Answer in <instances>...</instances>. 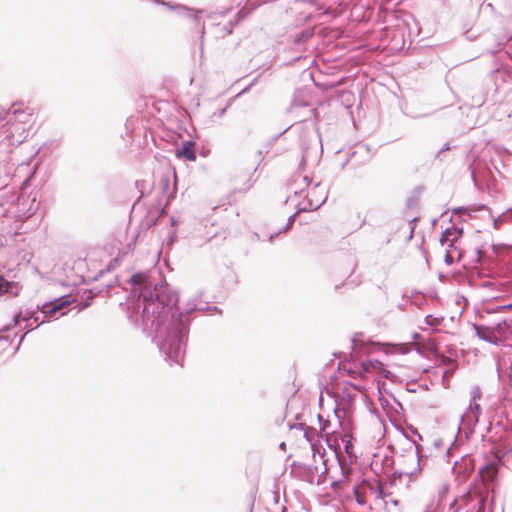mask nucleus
<instances>
[{"label": "nucleus", "instance_id": "f03ea898", "mask_svg": "<svg viewBox=\"0 0 512 512\" xmlns=\"http://www.w3.org/2000/svg\"><path fill=\"white\" fill-rule=\"evenodd\" d=\"M29 166V163L26 162L16 165L12 158H9L7 162L4 161L3 165L0 166V173L3 171L6 179H13L16 183L14 187H8L6 184L5 187L0 190V206H11L10 211L15 209L13 205L16 202L18 204L20 201V197L15 189L19 185H24L29 181L31 177ZM7 210L8 209L5 211ZM4 213L7 214L6 212Z\"/></svg>", "mask_w": 512, "mask_h": 512}, {"label": "nucleus", "instance_id": "9b49d317", "mask_svg": "<svg viewBox=\"0 0 512 512\" xmlns=\"http://www.w3.org/2000/svg\"><path fill=\"white\" fill-rule=\"evenodd\" d=\"M476 501L477 502V512H484L485 508V498L478 493L472 494L467 493L466 495L462 496L459 500H457L460 505L467 506L471 502Z\"/></svg>", "mask_w": 512, "mask_h": 512}, {"label": "nucleus", "instance_id": "dca6fc26", "mask_svg": "<svg viewBox=\"0 0 512 512\" xmlns=\"http://www.w3.org/2000/svg\"><path fill=\"white\" fill-rule=\"evenodd\" d=\"M355 498L358 504L364 505L367 502V489H364V482L354 489Z\"/></svg>", "mask_w": 512, "mask_h": 512}, {"label": "nucleus", "instance_id": "9d476101", "mask_svg": "<svg viewBox=\"0 0 512 512\" xmlns=\"http://www.w3.org/2000/svg\"><path fill=\"white\" fill-rule=\"evenodd\" d=\"M364 489H367V493L374 496L375 499H384L390 495V493L384 492L383 485L378 480L374 482L364 481Z\"/></svg>", "mask_w": 512, "mask_h": 512}, {"label": "nucleus", "instance_id": "7ed1b4c3", "mask_svg": "<svg viewBox=\"0 0 512 512\" xmlns=\"http://www.w3.org/2000/svg\"><path fill=\"white\" fill-rule=\"evenodd\" d=\"M40 207L37 193H30L27 197L20 199L14 210H7L6 213L16 218H29L33 216Z\"/></svg>", "mask_w": 512, "mask_h": 512}, {"label": "nucleus", "instance_id": "412c9836", "mask_svg": "<svg viewBox=\"0 0 512 512\" xmlns=\"http://www.w3.org/2000/svg\"><path fill=\"white\" fill-rule=\"evenodd\" d=\"M445 262L447 264H452L453 263V255H452V251L451 250H447L446 253H445Z\"/></svg>", "mask_w": 512, "mask_h": 512}, {"label": "nucleus", "instance_id": "aec40b11", "mask_svg": "<svg viewBox=\"0 0 512 512\" xmlns=\"http://www.w3.org/2000/svg\"><path fill=\"white\" fill-rule=\"evenodd\" d=\"M484 477L492 478L496 473V468L494 466H487L484 471Z\"/></svg>", "mask_w": 512, "mask_h": 512}, {"label": "nucleus", "instance_id": "2eb2a0df", "mask_svg": "<svg viewBox=\"0 0 512 512\" xmlns=\"http://www.w3.org/2000/svg\"><path fill=\"white\" fill-rule=\"evenodd\" d=\"M12 122L18 123L19 125L25 126L29 129L32 123V115L24 111L14 110Z\"/></svg>", "mask_w": 512, "mask_h": 512}, {"label": "nucleus", "instance_id": "6ab92c4d", "mask_svg": "<svg viewBox=\"0 0 512 512\" xmlns=\"http://www.w3.org/2000/svg\"><path fill=\"white\" fill-rule=\"evenodd\" d=\"M415 220H416V218L411 219V220L408 221V227H409V231H408V235H407L408 239H411L413 237L414 228H415V224H414Z\"/></svg>", "mask_w": 512, "mask_h": 512}, {"label": "nucleus", "instance_id": "0eeeda50", "mask_svg": "<svg viewBox=\"0 0 512 512\" xmlns=\"http://www.w3.org/2000/svg\"><path fill=\"white\" fill-rule=\"evenodd\" d=\"M310 207L312 209L319 208L327 199V193L324 187L315 184L308 188L307 195Z\"/></svg>", "mask_w": 512, "mask_h": 512}, {"label": "nucleus", "instance_id": "39448f33", "mask_svg": "<svg viewBox=\"0 0 512 512\" xmlns=\"http://www.w3.org/2000/svg\"><path fill=\"white\" fill-rule=\"evenodd\" d=\"M70 299L67 296L58 298L50 303H45L42 306H37V310H40L45 318L55 316L57 312L61 311L64 307L70 304Z\"/></svg>", "mask_w": 512, "mask_h": 512}, {"label": "nucleus", "instance_id": "5701e85b", "mask_svg": "<svg viewBox=\"0 0 512 512\" xmlns=\"http://www.w3.org/2000/svg\"><path fill=\"white\" fill-rule=\"evenodd\" d=\"M507 308L512 310V304H509Z\"/></svg>", "mask_w": 512, "mask_h": 512}, {"label": "nucleus", "instance_id": "ddd939ff", "mask_svg": "<svg viewBox=\"0 0 512 512\" xmlns=\"http://www.w3.org/2000/svg\"><path fill=\"white\" fill-rule=\"evenodd\" d=\"M461 232L452 227L448 228L444 231L441 237V243L443 246H446L448 248H452L454 246V243L460 238Z\"/></svg>", "mask_w": 512, "mask_h": 512}, {"label": "nucleus", "instance_id": "f3484780", "mask_svg": "<svg viewBox=\"0 0 512 512\" xmlns=\"http://www.w3.org/2000/svg\"><path fill=\"white\" fill-rule=\"evenodd\" d=\"M475 329L477 335L483 340L491 341L493 338H495L494 333L487 327L476 326Z\"/></svg>", "mask_w": 512, "mask_h": 512}, {"label": "nucleus", "instance_id": "f257e3e1", "mask_svg": "<svg viewBox=\"0 0 512 512\" xmlns=\"http://www.w3.org/2000/svg\"><path fill=\"white\" fill-rule=\"evenodd\" d=\"M131 292L143 299L142 323L154 333V341L170 365L184 359L188 334L182 312L176 307L177 291L168 285H152L146 273L134 274Z\"/></svg>", "mask_w": 512, "mask_h": 512}, {"label": "nucleus", "instance_id": "4be33fe9", "mask_svg": "<svg viewBox=\"0 0 512 512\" xmlns=\"http://www.w3.org/2000/svg\"><path fill=\"white\" fill-rule=\"evenodd\" d=\"M292 223H293V219L289 218V223L287 224V227L285 230H288L291 227Z\"/></svg>", "mask_w": 512, "mask_h": 512}, {"label": "nucleus", "instance_id": "6e6552de", "mask_svg": "<svg viewBox=\"0 0 512 512\" xmlns=\"http://www.w3.org/2000/svg\"><path fill=\"white\" fill-rule=\"evenodd\" d=\"M155 2L156 3H160L162 5H165V6H167L168 8H170L172 10H175L177 12V14L180 15V16L193 19L195 22H198L199 16L203 12L202 10H195L193 8H189V7L184 6V5L172 6V5H170V3H166V2L160 1V0H155Z\"/></svg>", "mask_w": 512, "mask_h": 512}, {"label": "nucleus", "instance_id": "a211bd4d", "mask_svg": "<svg viewBox=\"0 0 512 512\" xmlns=\"http://www.w3.org/2000/svg\"><path fill=\"white\" fill-rule=\"evenodd\" d=\"M425 321L430 326H438L440 324V322H441L440 319L435 318V317H433L431 315L427 316L425 318Z\"/></svg>", "mask_w": 512, "mask_h": 512}, {"label": "nucleus", "instance_id": "4468645a", "mask_svg": "<svg viewBox=\"0 0 512 512\" xmlns=\"http://www.w3.org/2000/svg\"><path fill=\"white\" fill-rule=\"evenodd\" d=\"M176 156L179 158H184L189 161H195L196 154L193 148V143L185 142L183 146L176 151Z\"/></svg>", "mask_w": 512, "mask_h": 512}, {"label": "nucleus", "instance_id": "20e7f679", "mask_svg": "<svg viewBox=\"0 0 512 512\" xmlns=\"http://www.w3.org/2000/svg\"><path fill=\"white\" fill-rule=\"evenodd\" d=\"M8 127L5 130L6 137L11 141L13 145L21 144L28 136L29 129L25 126H21L18 123L12 122V118H9Z\"/></svg>", "mask_w": 512, "mask_h": 512}, {"label": "nucleus", "instance_id": "1a4fd4ad", "mask_svg": "<svg viewBox=\"0 0 512 512\" xmlns=\"http://www.w3.org/2000/svg\"><path fill=\"white\" fill-rule=\"evenodd\" d=\"M32 319L34 320L35 323H37L39 321V317L36 316V311L35 310L20 311L19 313L14 315L13 320H12V324L7 326L6 329H10L13 326L19 325L21 321L27 323L25 325V328L31 327L32 324H30L29 322Z\"/></svg>", "mask_w": 512, "mask_h": 512}, {"label": "nucleus", "instance_id": "423d86ee", "mask_svg": "<svg viewBox=\"0 0 512 512\" xmlns=\"http://www.w3.org/2000/svg\"><path fill=\"white\" fill-rule=\"evenodd\" d=\"M359 374L361 376H364L365 374H377L387 378L389 372L385 369L382 362L369 359L361 362L359 367Z\"/></svg>", "mask_w": 512, "mask_h": 512}, {"label": "nucleus", "instance_id": "f8f14e48", "mask_svg": "<svg viewBox=\"0 0 512 512\" xmlns=\"http://www.w3.org/2000/svg\"><path fill=\"white\" fill-rule=\"evenodd\" d=\"M20 289L17 282L8 281L3 276H0V295L8 294L16 296L19 294Z\"/></svg>", "mask_w": 512, "mask_h": 512}]
</instances>
